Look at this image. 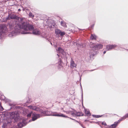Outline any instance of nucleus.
<instances>
[{"label": "nucleus", "instance_id": "obj_1", "mask_svg": "<svg viewBox=\"0 0 128 128\" xmlns=\"http://www.w3.org/2000/svg\"><path fill=\"white\" fill-rule=\"evenodd\" d=\"M10 19H14L15 20V22L13 23L11 22L9 24V27L11 32H10L8 36L10 37H13L16 35H12V36H10V35L11 34L13 35L14 33L17 32L18 31V26H22V24H24V22H26L24 21L23 18H21L18 17L15 14H9L8 16L6 18V20L5 21H6L7 20Z\"/></svg>", "mask_w": 128, "mask_h": 128}, {"label": "nucleus", "instance_id": "obj_2", "mask_svg": "<svg viewBox=\"0 0 128 128\" xmlns=\"http://www.w3.org/2000/svg\"><path fill=\"white\" fill-rule=\"evenodd\" d=\"M18 26V31L14 33L13 35L11 34L10 36H12V35H16L21 33L23 34H26L32 33L35 35H39L40 34V32L39 30L37 29H34L33 26L32 25H30L27 22H24V24H22V26Z\"/></svg>", "mask_w": 128, "mask_h": 128}, {"label": "nucleus", "instance_id": "obj_3", "mask_svg": "<svg viewBox=\"0 0 128 128\" xmlns=\"http://www.w3.org/2000/svg\"><path fill=\"white\" fill-rule=\"evenodd\" d=\"M7 28L6 25L3 24L0 26V38H2L7 32Z\"/></svg>", "mask_w": 128, "mask_h": 128}, {"label": "nucleus", "instance_id": "obj_4", "mask_svg": "<svg viewBox=\"0 0 128 128\" xmlns=\"http://www.w3.org/2000/svg\"><path fill=\"white\" fill-rule=\"evenodd\" d=\"M10 118L14 120V122H15L18 121L19 117V114L16 112H13L10 114Z\"/></svg>", "mask_w": 128, "mask_h": 128}, {"label": "nucleus", "instance_id": "obj_5", "mask_svg": "<svg viewBox=\"0 0 128 128\" xmlns=\"http://www.w3.org/2000/svg\"><path fill=\"white\" fill-rule=\"evenodd\" d=\"M4 123L2 126V128H7L11 124V119L10 118H8L4 120Z\"/></svg>", "mask_w": 128, "mask_h": 128}, {"label": "nucleus", "instance_id": "obj_6", "mask_svg": "<svg viewBox=\"0 0 128 128\" xmlns=\"http://www.w3.org/2000/svg\"><path fill=\"white\" fill-rule=\"evenodd\" d=\"M49 114H48V116H61L64 117H67L63 114L60 113H58L56 112H49Z\"/></svg>", "mask_w": 128, "mask_h": 128}, {"label": "nucleus", "instance_id": "obj_7", "mask_svg": "<svg viewBox=\"0 0 128 128\" xmlns=\"http://www.w3.org/2000/svg\"><path fill=\"white\" fill-rule=\"evenodd\" d=\"M90 47L94 50H96L98 49H100L102 48L103 45L101 44H97L96 45L95 44L90 43Z\"/></svg>", "mask_w": 128, "mask_h": 128}, {"label": "nucleus", "instance_id": "obj_8", "mask_svg": "<svg viewBox=\"0 0 128 128\" xmlns=\"http://www.w3.org/2000/svg\"><path fill=\"white\" fill-rule=\"evenodd\" d=\"M55 33L56 35H60L62 36L65 35V33L64 32H62L61 30L58 29L55 30Z\"/></svg>", "mask_w": 128, "mask_h": 128}, {"label": "nucleus", "instance_id": "obj_9", "mask_svg": "<svg viewBox=\"0 0 128 128\" xmlns=\"http://www.w3.org/2000/svg\"><path fill=\"white\" fill-rule=\"evenodd\" d=\"M41 116V115L38 114L34 113L32 114V120L34 121Z\"/></svg>", "mask_w": 128, "mask_h": 128}, {"label": "nucleus", "instance_id": "obj_10", "mask_svg": "<svg viewBox=\"0 0 128 128\" xmlns=\"http://www.w3.org/2000/svg\"><path fill=\"white\" fill-rule=\"evenodd\" d=\"M122 120V119H120L117 122H115L114 124H112L109 127V128H115L118 125V124Z\"/></svg>", "mask_w": 128, "mask_h": 128}, {"label": "nucleus", "instance_id": "obj_11", "mask_svg": "<svg viewBox=\"0 0 128 128\" xmlns=\"http://www.w3.org/2000/svg\"><path fill=\"white\" fill-rule=\"evenodd\" d=\"M28 107L29 108L34 110L36 111H38L40 110V109L39 108L35 106H28Z\"/></svg>", "mask_w": 128, "mask_h": 128}, {"label": "nucleus", "instance_id": "obj_12", "mask_svg": "<svg viewBox=\"0 0 128 128\" xmlns=\"http://www.w3.org/2000/svg\"><path fill=\"white\" fill-rule=\"evenodd\" d=\"M116 46L115 45H108L106 46V50H110L112 49H113Z\"/></svg>", "mask_w": 128, "mask_h": 128}, {"label": "nucleus", "instance_id": "obj_13", "mask_svg": "<svg viewBox=\"0 0 128 128\" xmlns=\"http://www.w3.org/2000/svg\"><path fill=\"white\" fill-rule=\"evenodd\" d=\"M25 120L24 119L22 120V122H19L18 124V126L19 128H21L25 125Z\"/></svg>", "mask_w": 128, "mask_h": 128}, {"label": "nucleus", "instance_id": "obj_14", "mask_svg": "<svg viewBox=\"0 0 128 128\" xmlns=\"http://www.w3.org/2000/svg\"><path fill=\"white\" fill-rule=\"evenodd\" d=\"M76 64L75 63L72 59H71L70 62V66L71 68H76Z\"/></svg>", "mask_w": 128, "mask_h": 128}, {"label": "nucleus", "instance_id": "obj_15", "mask_svg": "<svg viewBox=\"0 0 128 128\" xmlns=\"http://www.w3.org/2000/svg\"><path fill=\"white\" fill-rule=\"evenodd\" d=\"M72 115L74 116H81L83 115V114L81 113L76 112L72 114Z\"/></svg>", "mask_w": 128, "mask_h": 128}, {"label": "nucleus", "instance_id": "obj_16", "mask_svg": "<svg viewBox=\"0 0 128 128\" xmlns=\"http://www.w3.org/2000/svg\"><path fill=\"white\" fill-rule=\"evenodd\" d=\"M85 112L86 115L90 116V115L89 110L88 109H85Z\"/></svg>", "mask_w": 128, "mask_h": 128}, {"label": "nucleus", "instance_id": "obj_17", "mask_svg": "<svg viewBox=\"0 0 128 128\" xmlns=\"http://www.w3.org/2000/svg\"><path fill=\"white\" fill-rule=\"evenodd\" d=\"M96 36L95 34H91L90 38V39L92 40H96Z\"/></svg>", "mask_w": 128, "mask_h": 128}, {"label": "nucleus", "instance_id": "obj_18", "mask_svg": "<svg viewBox=\"0 0 128 128\" xmlns=\"http://www.w3.org/2000/svg\"><path fill=\"white\" fill-rule=\"evenodd\" d=\"M57 52H58L59 53H62L64 52V50L62 48H58V50Z\"/></svg>", "mask_w": 128, "mask_h": 128}, {"label": "nucleus", "instance_id": "obj_19", "mask_svg": "<svg viewBox=\"0 0 128 128\" xmlns=\"http://www.w3.org/2000/svg\"><path fill=\"white\" fill-rule=\"evenodd\" d=\"M61 24L62 26L64 27H65L66 26V23L62 21L61 22Z\"/></svg>", "mask_w": 128, "mask_h": 128}, {"label": "nucleus", "instance_id": "obj_20", "mask_svg": "<svg viewBox=\"0 0 128 128\" xmlns=\"http://www.w3.org/2000/svg\"><path fill=\"white\" fill-rule=\"evenodd\" d=\"M128 117V113L127 114H126L121 119H122H122H125L126 118Z\"/></svg>", "mask_w": 128, "mask_h": 128}, {"label": "nucleus", "instance_id": "obj_21", "mask_svg": "<svg viewBox=\"0 0 128 128\" xmlns=\"http://www.w3.org/2000/svg\"><path fill=\"white\" fill-rule=\"evenodd\" d=\"M29 15V16L31 18H33L34 17V15H33L31 12H30Z\"/></svg>", "mask_w": 128, "mask_h": 128}, {"label": "nucleus", "instance_id": "obj_22", "mask_svg": "<svg viewBox=\"0 0 128 128\" xmlns=\"http://www.w3.org/2000/svg\"><path fill=\"white\" fill-rule=\"evenodd\" d=\"M62 61L60 59V61H59L58 62V64H59V65L60 66H62Z\"/></svg>", "mask_w": 128, "mask_h": 128}, {"label": "nucleus", "instance_id": "obj_23", "mask_svg": "<svg viewBox=\"0 0 128 128\" xmlns=\"http://www.w3.org/2000/svg\"><path fill=\"white\" fill-rule=\"evenodd\" d=\"M76 45L78 47L82 48L83 47V45L82 44L80 45L78 44H76Z\"/></svg>", "mask_w": 128, "mask_h": 128}, {"label": "nucleus", "instance_id": "obj_24", "mask_svg": "<svg viewBox=\"0 0 128 128\" xmlns=\"http://www.w3.org/2000/svg\"><path fill=\"white\" fill-rule=\"evenodd\" d=\"M31 114H32V112H30V113L29 114H28L27 116V117L28 118L30 117L31 116Z\"/></svg>", "mask_w": 128, "mask_h": 128}, {"label": "nucleus", "instance_id": "obj_25", "mask_svg": "<svg viewBox=\"0 0 128 128\" xmlns=\"http://www.w3.org/2000/svg\"><path fill=\"white\" fill-rule=\"evenodd\" d=\"M92 116H95L96 118H98L101 116H100L99 115H96H96H92Z\"/></svg>", "mask_w": 128, "mask_h": 128}, {"label": "nucleus", "instance_id": "obj_26", "mask_svg": "<svg viewBox=\"0 0 128 128\" xmlns=\"http://www.w3.org/2000/svg\"><path fill=\"white\" fill-rule=\"evenodd\" d=\"M3 110V108L1 105L0 104V110L2 111Z\"/></svg>", "mask_w": 128, "mask_h": 128}, {"label": "nucleus", "instance_id": "obj_27", "mask_svg": "<svg viewBox=\"0 0 128 128\" xmlns=\"http://www.w3.org/2000/svg\"><path fill=\"white\" fill-rule=\"evenodd\" d=\"M102 125H104L105 126H106V122H102Z\"/></svg>", "mask_w": 128, "mask_h": 128}, {"label": "nucleus", "instance_id": "obj_28", "mask_svg": "<svg viewBox=\"0 0 128 128\" xmlns=\"http://www.w3.org/2000/svg\"><path fill=\"white\" fill-rule=\"evenodd\" d=\"M82 100H83V93H82Z\"/></svg>", "mask_w": 128, "mask_h": 128}, {"label": "nucleus", "instance_id": "obj_29", "mask_svg": "<svg viewBox=\"0 0 128 128\" xmlns=\"http://www.w3.org/2000/svg\"><path fill=\"white\" fill-rule=\"evenodd\" d=\"M81 126L83 127V128H85L82 125H81Z\"/></svg>", "mask_w": 128, "mask_h": 128}, {"label": "nucleus", "instance_id": "obj_30", "mask_svg": "<svg viewBox=\"0 0 128 128\" xmlns=\"http://www.w3.org/2000/svg\"><path fill=\"white\" fill-rule=\"evenodd\" d=\"M106 51H104V52H103L104 54H105V53H106Z\"/></svg>", "mask_w": 128, "mask_h": 128}, {"label": "nucleus", "instance_id": "obj_31", "mask_svg": "<svg viewBox=\"0 0 128 128\" xmlns=\"http://www.w3.org/2000/svg\"><path fill=\"white\" fill-rule=\"evenodd\" d=\"M18 11H20V9H18Z\"/></svg>", "mask_w": 128, "mask_h": 128}, {"label": "nucleus", "instance_id": "obj_32", "mask_svg": "<svg viewBox=\"0 0 128 128\" xmlns=\"http://www.w3.org/2000/svg\"><path fill=\"white\" fill-rule=\"evenodd\" d=\"M75 120V121H76V122H78V121H76V120Z\"/></svg>", "mask_w": 128, "mask_h": 128}, {"label": "nucleus", "instance_id": "obj_33", "mask_svg": "<svg viewBox=\"0 0 128 128\" xmlns=\"http://www.w3.org/2000/svg\"><path fill=\"white\" fill-rule=\"evenodd\" d=\"M57 55L58 56H59V55H58V54H57Z\"/></svg>", "mask_w": 128, "mask_h": 128}, {"label": "nucleus", "instance_id": "obj_34", "mask_svg": "<svg viewBox=\"0 0 128 128\" xmlns=\"http://www.w3.org/2000/svg\"><path fill=\"white\" fill-rule=\"evenodd\" d=\"M50 44H51L52 45V43L50 42Z\"/></svg>", "mask_w": 128, "mask_h": 128}, {"label": "nucleus", "instance_id": "obj_35", "mask_svg": "<svg viewBox=\"0 0 128 128\" xmlns=\"http://www.w3.org/2000/svg\"><path fill=\"white\" fill-rule=\"evenodd\" d=\"M79 124H80L81 125H82V124H80V123H79Z\"/></svg>", "mask_w": 128, "mask_h": 128}, {"label": "nucleus", "instance_id": "obj_36", "mask_svg": "<svg viewBox=\"0 0 128 128\" xmlns=\"http://www.w3.org/2000/svg\"><path fill=\"white\" fill-rule=\"evenodd\" d=\"M79 124H80L81 125H82V124H80V123H79Z\"/></svg>", "mask_w": 128, "mask_h": 128}, {"label": "nucleus", "instance_id": "obj_37", "mask_svg": "<svg viewBox=\"0 0 128 128\" xmlns=\"http://www.w3.org/2000/svg\"><path fill=\"white\" fill-rule=\"evenodd\" d=\"M46 38V39L47 38V37L46 38Z\"/></svg>", "mask_w": 128, "mask_h": 128}, {"label": "nucleus", "instance_id": "obj_38", "mask_svg": "<svg viewBox=\"0 0 128 128\" xmlns=\"http://www.w3.org/2000/svg\"><path fill=\"white\" fill-rule=\"evenodd\" d=\"M71 119H72V118H70Z\"/></svg>", "mask_w": 128, "mask_h": 128}, {"label": "nucleus", "instance_id": "obj_39", "mask_svg": "<svg viewBox=\"0 0 128 128\" xmlns=\"http://www.w3.org/2000/svg\"><path fill=\"white\" fill-rule=\"evenodd\" d=\"M0 104H1V103H0Z\"/></svg>", "mask_w": 128, "mask_h": 128}]
</instances>
